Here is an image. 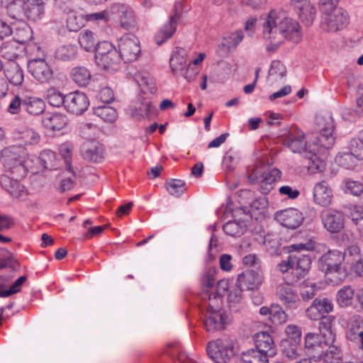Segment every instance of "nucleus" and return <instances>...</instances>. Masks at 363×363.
Wrapping results in <instances>:
<instances>
[{"instance_id": "1", "label": "nucleus", "mask_w": 363, "mask_h": 363, "mask_svg": "<svg viewBox=\"0 0 363 363\" xmlns=\"http://www.w3.org/2000/svg\"><path fill=\"white\" fill-rule=\"evenodd\" d=\"M264 40L269 41L267 52L276 51L285 39L298 43L301 40L299 23L282 11L272 10L262 23Z\"/></svg>"}, {"instance_id": "2", "label": "nucleus", "mask_w": 363, "mask_h": 363, "mask_svg": "<svg viewBox=\"0 0 363 363\" xmlns=\"http://www.w3.org/2000/svg\"><path fill=\"white\" fill-rule=\"evenodd\" d=\"M342 262V253L340 251L328 250L318 259V267L332 281H342L348 274Z\"/></svg>"}, {"instance_id": "3", "label": "nucleus", "mask_w": 363, "mask_h": 363, "mask_svg": "<svg viewBox=\"0 0 363 363\" xmlns=\"http://www.w3.org/2000/svg\"><path fill=\"white\" fill-rule=\"evenodd\" d=\"M25 150L20 146H12L1 152V161L6 171L17 178H23L27 170L24 165Z\"/></svg>"}, {"instance_id": "4", "label": "nucleus", "mask_w": 363, "mask_h": 363, "mask_svg": "<svg viewBox=\"0 0 363 363\" xmlns=\"http://www.w3.org/2000/svg\"><path fill=\"white\" fill-rule=\"evenodd\" d=\"M315 128L319 133L315 142L318 144L322 152L330 148L335 140L333 135L335 125L332 116L328 113L317 115L315 117Z\"/></svg>"}, {"instance_id": "5", "label": "nucleus", "mask_w": 363, "mask_h": 363, "mask_svg": "<svg viewBox=\"0 0 363 363\" xmlns=\"http://www.w3.org/2000/svg\"><path fill=\"white\" fill-rule=\"evenodd\" d=\"M335 320L334 316L324 317L321 322H319V330L321 339L325 346L328 347L325 351H320L317 355L313 354V357H321L323 354L325 357H332L334 354H338L340 352V347L335 345V333L333 329V322Z\"/></svg>"}, {"instance_id": "6", "label": "nucleus", "mask_w": 363, "mask_h": 363, "mask_svg": "<svg viewBox=\"0 0 363 363\" xmlns=\"http://www.w3.org/2000/svg\"><path fill=\"white\" fill-rule=\"evenodd\" d=\"M322 15L321 27L328 32H337L348 23L347 13L342 8H333L329 11L324 9Z\"/></svg>"}, {"instance_id": "7", "label": "nucleus", "mask_w": 363, "mask_h": 363, "mask_svg": "<svg viewBox=\"0 0 363 363\" xmlns=\"http://www.w3.org/2000/svg\"><path fill=\"white\" fill-rule=\"evenodd\" d=\"M207 353L216 363H226L234 356V348L231 341L218 339L208 343Z\"/></svg>"}, {"instance_id": "8", "label": "nucleus", "mask_w": 363, "mask_h": 363, "mask_svg": "<svg viewBox=\"0 0 363 363\" xmlns=\"http://www.w3.org/2000/svg\"><path fill=\"white\" fill-rule=\"evenodd\" d=\"M284 144L293 152L301 153L303 152L305 154H307V152L311 154V155L308 157L312 161L313 164H315V160L313 159V156L315 157L317 154L322 152L315 141H314L312 145L308 146L304 140V135L303 133H298L296 135L293 133H289L284 139Z\"/></svg>"}, {"instance_id": "9", "label": "nucleus", "mask_w": 363, "mask_h": 363, "mask_svg": "<svg viewBox=\"0 0 363 363\" xmlns=\"http://www.w3.org/2000/svg\"><path fill=\"white\" fill-rule=\"evenodd\" d=\"M119 55L125 62H131L137 60L140 53L138 39L133 35H124L118 43Z\"/></svg>"}, {"instance_id": "10", "label": "nucleus", "mask_w": 363, "mask_h": 363, "mask_svg": "<svg viewBox=\"0 0 363 363\" xmlns=\"http://www.w3.org/2000/svg\"><path fill=\"white\" fill-rule=\"evenodd\" d=\"M80 155L88 162L101 163L105 159V148L98 140H86L80 147Z\"/></svg>"}, {"instance_id": "11", "label": "nucleus", "mask_w": 363, "mask_h": 363, "mask_svg": "<svg viewBox=\"0 0 363 363\" xmlns=\"http://www.w3.org/2000/svg\"><path fill=\"white\" fill-rule=\"evenodd\" d=\"M30 74L40 83H48L53 79V70L44 58H33L28 63Z\"/></svg>"}, {"instance_id": "12", "label": "nucleus", "mask_w": 363, "mask_h": 363, "mask_svg": "<svg viewBox=\"0 0 363 363\" xmlns=\"http://www.w3.org/2000/svg\"><path fill=\"white\" fill-rule=\"evenodd\" d=\"M320 218L324 228L330 233H337L345 227V216L340 211L333 208L323 210Z\"/></svg>"}, {"instance_id": "13", "label": "nucleus", "mask_w": 363, "mask_h": 363, "mask_svg": "<svg viewBox=\"0 0 363 363\" xmlns=\"http://www.w3.org/2000/svg\"><path fill=\"white\" fill-rule=\"evenodd\" d=\"M343 262L350 267V271L357 276L363 277V255L358 245L346 248L342 253Z\"/></svg>"}, {"instance_id": "14", "label": "nucleus", "mask_w": 363, "mask_h": 363, "mask_svg": "<svg viewBox=\"0 0 363 363\" xmlns=\"http://www.w3.org/2000/svg\"><path fill=\"white\" fill-rule=\"evenodd\" d=\"M89 106L86 95L80 91L71 92L65 95V108L73 114L83 113Z\"/></svg>"}, {"instance_id": "15", "label": "nucleus", "mask_w": 363, "mask_h": 363, "mask_svg": "<svg viewBox=\"0 0 363 363\" xmlns=\"http://www.w3.org/2000/svg\"><path fill=\"white\" fill-rule=\"evenodd\" d=\"M238 286L247 290L258 289L264 281L262 269H250L238 275Z\"/></svg>"}, {"instance_id": "16", "label": "nucleus", "mask_w": 363, "mask_h": 363, "mask_svg": "<svg viewBox=\"0 0 363 363\" xmlns=\"http://www.w3.org/2000/svg\"><path fill=\"white\" fill-rule=\"evenodd\" d=\"M279 300L288 308L296 309L300 306L301 298L296 291L289 284H282L277 287Z\"/></svg>"}, {"instance_id": "17", "label": "nucleus", "mask_w": 363, "mask_h": 363, "mask_svg": "<svg viewBox=\"0 0 363 363\" xmlns=\"http://www.w3.org/2000/svg\"><path fill=\"white\" fill-rule=\"evenodd\" d=\"M111 13L117 19L122 28L129 29L135 26V17L133 11L126 5L114 4L111 8Z\"/></svg>"}, {"instance_id": "18", "label": "nucleus", "mask_w": 363, "mask_h": 363, "mask_svg": "<svg viewBox=\"0 0 363 363\" xmlns=\"http://www.w3.org/2000/svg\"><path fill=\"white\" fill-rule=\"evenodd\" d=\"M276 218L281 225L291 229L299 227L303 220L302 213L293 208H286L277 213Z\"/></svg>"}, {"instance_id": "19", "label": "nucleus", "mask_w": 363, "mask_h": 363, "mask_svg": "<svg viewBox=\"0 0 363 363\" xmlns=\"http://www.w3.org/2000/svg\"><path fill=\"white\" fill-rule=\"evenodd\" d=\"M333 197V190L326 181L323 180L315 184L313 198L316 204L323 207L328 206L332 203Z\"/></svg>"}, {"instance_id": "20", "label": "nucleus", "mask_w": 363, "mask_h": 363, "mask_svg": "<svg viewBox=\"0 0 363 363\" xmlns=\"http://www.w3.org/2000/svg\"><path fill=\"white\" fill-rule=\"evenodd\" d=\"M294 259L293 271L291 272L293 276L291 280L292 284L303 279L308 274L311 265V259L308 255H294Z\"/></svg>"}, {"instance_id": "21", "label": "nucleus", "mask_w": 363, "mask_h": 363, "mask_svg": "<svg viewBox=\"0 0 363 363\" xmlns=\"http://www.w3.org/2000/svg\"><path fill=\"white\" fill-rule=\"evenodd\" d=\"M24 15L28 20L38 21L41 19L45 13L43 0H26L23 4Z\"/></svg>"}, {"instance_id": "22", "label": "nucleus", "mask_w": 363, "mask_h": 363, "mask_svg": "<svg viewBox=\"0 0 363 363\" xmlns=\"http://www.w3.org/2000/svg\"><path fill=\"white\" fill-rule=\"evenodd\" d=\"M180 18V13L176 12L172 15L167 22L164 23L155 36V42L160 45L170 38L177 29V20Z\"/></svg>"}, {"instance_id": "23", "label": "nucleus", "mask_w": 363, "mask_h": 363, "mask_svg": "<svg viewBox=\"0 0 363 363\" xmlns=\"http://www.w3.org/2000/svg\"><path fill=\"white\" fill-rule=\"evenodd\" d=\"M4 74L7 80L13 86H20L24 80L23 71L15 61H8L4 65Z\"/></svg>"}, {"instance_id": "24", "label": "nucleus", "mask_w": 363, "mask_h": 363, "mask_svg": "<svg viewBox=\"0 0 363 363\" xmlns=\"http://www.w3.org/2000/svg\"><path fill=\"white\" fill-rule=\"evenodd\" d=\"M67 118L62 113H47L42 120L43 127L51 131L60 130L67 124Z\"/></svg>"}, {"instance_id": "25", "label": "nucleus", "mask_w": 363, "mask_h": 363, "mask_svg": "<svg viewBox=\"0 0 363 363\" xmlns=\"http://www.w3.org/2000/svg\"><path fill=\"white\" fill-rule=\"evenodd\" d=\"M256 349L265 353L269 357L276 354L274 342L271 335L267 332H260L255 335Z\"/></svg>"}, {"instance_id": "26", "label": "nucleus", "mask_w": 363, "mask_h": 363, "mask_svg": "<svg viewBox=\"0 0 363 363\" xmlns=\"http://www.w3.org/2000/svg\"><path fill=\"white\" fill-rule=\"evenodd\" d=\"M13 40L18 44H24L32 38V30L24 21L12 23Z\"/></svg>"}, {"instance_id": "27", "label": "nucleus", "mask_w": 363, "mask_h": 363, "mask_svg": "<svg viewBox=\"0 0 363 363\" xmlns=\"http://www.w3.org/2000/svg\"><path fill=\"white\" fill-rule=\"evenodd\" d=\"M281 172L277 168L268 169L262 173L261 176V192L267 194L272 189V184L281 179Z\"/></svg>"}, {"instance_id": "28", "label": "nucleus", "mask_w": 363, "mask_h": 363, "mask_svg": "<svg viewBox=\"0 0 363 363\" xmlns=\"http://www.w3.org/2000/svg\"><path fill=\"white\" fill-rule=\"evenodd\" d=\"M121 57L117 50L111 52L96 61V65L107 72H114L119 69Z\"/></svg>"}, {"instance_id": "29", "label": "nucleus", "mask_w": 363, "mask_h": 363, "mask_svg": "<svg viewBox=\"0 0 363 363\" xmlns=\"http://www.w3.org/2000/svg\"><path fill=\"white\" fill-rule=\"evenodd\" d=\"M296 11L299 18L306 26H309L312 24L315 17L316 10L310 1L297 4Z\"/></svg>"}, {"instance_id": "30", "label": "nucleus", "mask_w": 363, "mask_h": 363, "mask_svg": "<svg viewBox=\"0 0 363 363\" xmlns=\"http://www.w3.org/2000/svg\"><path fill=\"white\" fill-rule=\"evenodd\" d=\"M225 320L223 312L207 313L204 320L206 329L211 333L221 330L224 328Z\"/></svg>"}, {"instance_id": "31", "label": "nucleus", "mask_w": 363, "mask_h": 363, "mask_svg": "<svg viewBox=\"0 0 363 363\" xmlns=\"http://www.w3.org/2000/svg\"><path fill=\"white\" fill-rule=\"evenodd\" d=\"M170 67L174 74H180L187 66L186 52L184 49L177 48L170 59Z\"/></svg>"}, {"instance_id": "32", "label": "nucleus", "mask_w": 363, "mask_h": 363, "mask_svg": "<svg viewBox=\"0 0 363 363\" xmlns=\"http://www.w3.org/2000/svg\"><path fill=\"white\" fill-rule=\"evenodd\" d=\"M134 79L144 92L149 91L151 94L155 93V81L150 73L147 72H138L135 74Z\"/></svg>"}, {"instance_id": "33", "label": "nucleus", "mask_w": 363, "mask_h": 363, "mask_svg": "<svg viewBox=\"0 0 363 363\" xmlns=\"http://www.w3.org/2000/svg\"><path fill=\"white\" fill-rule=\"evenodd\" d=\"M0 52L2 57L8 61H14L19 56L21 49L16 41L10 40L2 44Z\"/></svg>"}, {"instance_id": "34", "label": "nucleus", "mask_w": 363, "mask_h": 363, "mask_svg": "<svg viewBox=\"0 0 363 363\" xmlns=\"http://www.w3.org/2000/svg\"><path fill=\"white\" fill-rule=\"evenodd\" d=\"M269 357L255 348L243 352L241 354V359L243 363H269Z\"/></svg>"}, {"instance_id": "35", "label": "nucleus", "mask_w": 363, "mask_h": 363, "mask_svg": "<svg viewBox=\"0 0 363 363\" xmlns=\"http://www.w3.org/2000/svg\"><path fill=\"white\" fill-rule=\"evenodd\" d=\"M350 153H345L342 156L343 160L351 159L354 157L357 160H363V138H352L349 145Z\"/></svg>"}, {"instance_id": "36", "label": "nucleus", "mask_w": 363, "mask_h": 363, "mask_svg": "<svg viewBox=\"0 0 363 363\" xmlns=\"http://www.w3.org/2000/svg\"><path fill=\"white\" fill-rule=\"evenodd\" d=\"M45 103L38 98H28L23 102V109L30 115L37 116L45 110Z\"/></svg>"}, {"instance_id": "37", "label": "nucleus", "mask_w": 363, "mask_h": 363, "mask_svg": "<svg viewBox=\"0 0 363 363\" xmlns=\"http://www.w3.org/2000/svg\"><path fill=\"white\" fill-rule=\"evenodd\" d=\"M354 291L350 286H345L340 289L336 296L337 303L342 308L352 306Z\"/></svg>"}, {"instance_id": "38", "label": "nucleus", "mask_w": 363, "mask_h": 363, "mask_svg": "<svg viewBox=\"0 0 363 363\" xmlns=\"http://www.w3.org/2000/svg\"><path fill=\"white\" fill-rule=\"evenodd\" d=\"M71 77L73 81L81 86L89 84L91 78L90 72L84 67L73 68L71 72Z\"/></svg>"}, {"instance_id": "39", "label": "nucleus", "mask_w": 363, "mask_h": 363, "mask_svg": "<svg viewBox=\"0 0 363 363\" xmlns=\"http://www.w3.org/2000/svg\"><path fill=\"white\" fill-rule=\"evenodd\" d=\"M77 54V46L69 44L58 47L55 50V57L59 60L70 61L76 57Z\"/></svg>"}, {"instance_id": "40", "label": "nucleus", "mask_w": 363, "mask_h": 363, "mask_svg": "<svg viewBox=\"0 0 363 363\" xmlns=\"http://www.w3.org/2000/svg\"><path fill=\"white\" fill-rule=\"evenodd\" d=\"M226 235L232 237L240 236L247 230V224L243 220L228 221L223 227Z\"/></svg>"}, {"instance_id": "41", "label": "nucleus", "mask_w": 363, "mask_h": 363, "mask_svg": "<svg viewBox=\"0 0 363 363\" xmlns=\"http://www.w3.org/2000/svg\"><path fill=\"white\" fill-rule=\"evenodd\" d=\"M94 114L107 123H113L118 117L116 110L108 106L95 107Z\"/></svg>"}, {"instance_id": "42", "label": "nucleus", "mask_w": 363, "mask_h": 363, "mask_svg": "<svg viewBox=\"0 0 363 363\" xmlns=\"http://www.w3.org/2000/svg\"><path fill=\"white\" fill-rule=\"evenodd\" d=\"M299 344L294 342L289 339L283 340L280 345L282 354L289 359L293 360L296 359L300 350Z\"/></svg>"}, {"instance_id": "43", "label": "nucleus", "mask_w": 363, "mask_h": 363, "mask_svg": "<svg viewBox=\"0 0 363 363\" xmlns=\"http://www.w3.org/2000/svg\"><path fill=\"white\" fill-rule=\"evenodd\" d=\"M318 289L315 283L304 280L299 287L301 301L308 302L313 299L315 296Z\"/></svg>"}, {"instance_id": "44", "label": "nucleus", "mask_w": 363, "mask_h": 363, "mask_svg": "<svg viewBox=\"0 0 363 363\" xmlns=\"http://www.w3.org/2000/svg\"><path fill=\"white\" fill-rule=\"evenodd\" d=\"M167 191L173 196L179 197L186 191V183L181 179H170L165 183Z\"/></svg>"}, {"instance_id": "45", "label": "nucleus", "mask_w": 363, "mask_h": 363, "mask_svg": "<svg viewBox=\"0 0 363 363\" xmlns=\"http://www.w3.org/2000/svg\"><path fill=\"white\" fill-rule=\"evenodd\" d=\"M363 319L354 317L347 333V337L350 341H357V337L363 333Z\"/></svg>"}, {"instance_id": "46", "label": "nucleus", "mask_w": 363, "mask_h": 363, "mask_svg": "<svg viewBox=\"0 0 363 363\" xmlns=\"http://www.w3.org/2000/svg\"><path fill=\"white\" fill-rule=\"evenodd\" d=\"M347 216L356 229L363 225V210L360 206H350L348 208Z\"/></svg>"}, {"instance_id": "47", "label": "nucleus", "mask_w": 363, "mask_h": 363, "mask_svg": "<svg viewBox=\"0 0 363 363\" xmlns=\"http://www.w3.org/2000/svg\"><path fill=\"white\" fill-rule=\"evenodd\" d=\"M79 43L81 47L86 51L95 49L96 44L94 33L88 30H84L79 34Z\"/></svg>"}, {"instance_id": "48", "label": "nucleus", "mask_w": 363, "mask_h": 363, "mask_svg": "<svg viewBox=\"0 0 363 363\" xmlns=\"http://www.w3.org/2000/svg\"><path fill=\"white\" fill-rule=\"evenodd\" d=\"M286 69L284 65L279 60H274L272 62L269 70V79L272 81H277L285 77Z\"/></svg>"}, {"instance_id": "49", "label": "nucleus", "mask_w": 363, "mask_h": 363, "mask_svg": "<svg viewBox=\"0 0 363 363\" xmlns=\"http://www.w3.org/2000/svg\"><path fill=\"white\" fill-rule=\"evenodd\" d=\"M84 26V18L74 11H69L67 14V28L69 31L77 32Z\"/></svg>"}, {"instance_id": "50", "label": "nucleus", "mask_w": 363, "mask_h": 363, "mask_svg": "<svg viewBox=\"0 0 363 363\" xmlns=\"http://www.w3.org/2000/svg\"><path fill=\"white\" fill-rule=\"evenodd\" d=\"M313 303L317 307L318 310L322 315V318L324 317H330V315H325V314H328L333 310V303L332 301L328 298H315L313 301ZM323 319L320 320V322L322 321Z\"/></svg>"}, {"instance_id": "51", "label": "nucleus", "mask_w": 363, "mask_h": 363, "mask_svg": "<svg viewBox=\"0 0 363 363\" xmlns=\"http://www.w3.org/2000/svg\"><path fill=\"white\" fill-rule=\"evenodd\" d=\"M39 160L45 169H55V153L50 150H45L40 154Z\"/></svg>"}, {"instance_id": "52", "label": "nucleus", "mask_w": 363, "mask_h": 363, "mask_svg": "<svg viewBox=\"0 0 363 363\" xmlns=\"http://www.w3.org/2000/svg\"><path fill=\"white\" fill-rule=\"evenodd\" d=\"M47 99L48 103L55 107H60L64 105L65 107V96L57 91L55 89H50L47 91Z\"/></svg>"}, {"instance_id": "53", "label": "nucleus", "mask_w": 363, "mask_h": 363, "mask_svg": "<svg viewBox=\"0 0 363 363\" xmlns=\"http://www.w3.org/2000/svg\"><path fill=\"white\" fill-rule=\"evenodd\" d=\"M95 50V61L106 55L109 52H114L116 48L109 42L103 41L96 44Z\"/></svg>"}, {"instance_id": "54", "label": "nucleus", "mask_w": 363, "mask_h": 363, "mask_svg": "<svg viewBox=\"0 0 363 363\" xmlns=\"http://www.w3.org/2000/svg\"><path fill=\"white\" fill-rule=\"evenodd\" d=\"M217 269L211 268L206 270L202 278V289L207 294L209 289L213 287Z\"/></svg>"}, {"instance_id": "55", "label": "nucleus", "mask_w": 363, "mask_h": 363, "mask_svg": "<svg viewBox=\"0 0 363 363\" xmlns=\"http://www.w3.org/2000/svg\"><path fill=\"white\" fill-rule=\"evenodd\" d=\"M288 315L279 305H272V313L270 320L274 324H283L286 322Z\"/></svg>"}, {"instance_id": "56", "label": "nucleus", "mask_w": 363, "mask_h": 363, "mask_svg": "<svg viewBox=\"0 0 363 363\" xmlns=\"http://www.w3.org/2000/svg\"><path fill=\"white\" fill-rule=\"evenodd\" d=\"M345 192L358 196L363 191V184L357 181L347 179L345 181Z\"/></svg>"}, {"instance_id": "57", "label": "nucleus", "mask_w": 363, "mask_h": 363, "mask_svg": "<svg viewBox=\"0 0 363 363\" xmlns=\"http://www.w3.org/2000/svg\"><path fill=\"white\" fill-rule=\"evenodd\" d=\"M20 138L25 145H35L40 141V135L32 129H27L21 133Z\"/></svg>"}, {"instance_id": "58", "label": "nucleus", "mask_w": 363, "mask_h": 363, "mask_svg": "<svg viewBox=\"0 0 363 363\" xmlns=\"http://www.w3.org/2000/svg\"><path fill=\"white\" fill-rule=\"evenodd\" d=\"M27 277L26 276H21L12 284L11 288L6 291L1 290V286H0V297H7L13 294H16L21 290V285L26 281Z\"/></svg>"}, {"instance_id": "59", "label": "nucleus", "mask_w": 363, "mask_h": 363, "mask_svg": "<svg viewBox=\"0 0 363 363\" xmlns=\"http://www.w3.org/2000/svg\"><path fill=\"white\" fill-rule=\"evenodd\" d=\"M154 111V107L149 101H143L140 103L138 106L135 108V116H140L142 118L148 117L151 115Z\"/></svg>"}, {"instance_id": "60", "label": "nucleus", "mask_w": 363, "mask_h": 363, "mask_svg": "<svg viewBox=\"0 0 363 363\" xmlns=\"http://www.w3.org/2000/svg\"><path fill=\"white\" fill-rule=\"evenodd\" d=\"M287 338L294 342L300 343L301 332L299 328L296 325H289L285 329Z\"/></svg>"}, {"instance_id": "61", "label": "nucleus", "mask_w": 363, "mask_h": 363, "mask_svg": "<svg viewBox=\"0 0 363 363\" xmlns=\"http://www.w3.org/2000/svg\"><path fill=\"white\" fill-rule=\"evenodd\" d=\"M222 312L220 296L216 294H211L208 296V306L207 308V313Z\"/></svg>"}, {"instance_id": "62", "label": "nucleus", "mask_w": 363, "mask_h": 363, "mask_svg": "<svg viewBox=\"0 0 363 363\" xmlns=\"http://www.w3.org/2000/svg\"><path fill=\"white\" fill-rule=\"evenodd\" d=\"M243 39L242 30H236L223 37V40L228 43L232 48H235Z\"/></svg>"}, {"instance_id": "63", "label": "nucleus", "mask_w": 363, "mask_h": 363, "mask_svg": "<svg viewBox=\"0 0 363 363\" xmlns=\"http://www.w3.org/2000/svg\"><path fill=\"white\" fill-rule=\"evenodd\" d=\"M6 7L8 14L11 18L18 21H21L23 5H18L14 2H11Z\"/></svg>"}, {"instance_id": "64", "label": "nucleus", "mask_w": 363, "mask_h": 363, "mask_svg": "<svg viewBox=\"0 0 363 363\" xmlns=\"http://www.w3.org/2000/svg\"><path fill=\"white\" fill-rule=\"evenodd\" d=\"M199 73V68L198 66L189 63H188L187 66L184 68V70L180 72L188 82L194 81Z\"/></svg>"}]
</instances>
